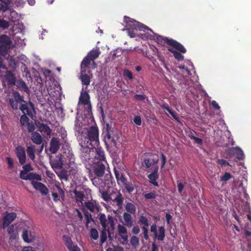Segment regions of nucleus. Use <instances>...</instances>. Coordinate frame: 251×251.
<instances>
[{
	"label": "nucleus",
	"instance_id": "obj_1",
	"mask_svg": "<svg viewBox=\"0 0 251 251\" xmlns=\"http://www.w3.org/2000/svg\"><path fill=\"white\" fill-rule=\"evenodd\" d=\"M123 225L118 224L117 226V231L119 236L122 239L121 244L125 245L128 242V232L126 226L131 227L133 226L134 220L131 214L128 212H124L123 214Z\"/></svg>",
	"mask_w": 251,
	"mask_h": 251
},
{
	"label": "nucleus",
	"instance_id": "obj_2",
	"mask_svg": "<svg viewBox=\"0 0 251 251\" xmlns=\"http://www.w3.org/2000/svg\"><path fill=\"white\" fill-rule=\"evenodd\" d=\"M108 166L107 162L106 164H105L104 162L100 161H94L91 166V171L96 176L91 180L95 186H98L102 183V180L100 179V177L103 176Z\"/></svg>",
	"mask_w": 251,
	"mask_h": 251
},
{
	"label": "nucleus",
	"instance_id": "obj_3",
	"mask_svg": "<svg viewBox=\"0 0 251 251\" xmlns=\"http://www.w3.org/2000/svg\"><path fill=\"white\" fill-rule=\"evenodd\" d=\"M97 218L99 219L100 224L103 229H108V236L111 239V234L115 229V218L112 215H108L106 217L105 214L100 213L98 214Z\"/></svg>",
	"mask_w": 251,
	"mask_h": 251
},
{
	"label": "nucleus",
	"instance_id": "obj_4",
	"mask_svg": "<svg viewBox=\"0 0 251 251\" xmlns=\"http://www.w3.org/2000/svg\"><path fill=\"white\" fill-rule=\"evenodd\" d=\"M124 21L126 23V27L127 30L128 34L131 38H134L135 37L136 34L134 32V30L144 31L146 29H148L152 31L148 26L128 17L125 16Z\"/></svg>",
	"mask_w": 251,
	"mask_h": 251
},
{
	"label": "nucleus",
	"instance_id": "obj_5",
	"mask_svg": "<svg viewBox=\"0 0 251 251\" xmlns=\"http://www.w3.org/2000/svg\"><path fill=\"white\" fill-rule=\"evenodd\" d=\"M84 145H92L96 147L99 144V129L97 126H91L87 131L86 136L85 137Z\"/></svg>",
	"mask_w": 251,
	"mask_h": 251
},
{
	"label": "nucleus",
	"instance_id": "obj_6",
	"mask_svg": "<svg viewBox=\"0 0 251 251\" xmlns=\"http://www.w3.org/2000/svg\"><path fill=\"white\" fill-rule=\"evenodd\" d=\"M152 156L151 161L153 163V165H155L153 167V171L148 176L149 182L154 186L158 187L159 184L157 181V180L159 178L158 170L159 167L156 165L159 161L158 156L155 153H149Z\"/></svg>",
	"mask_w": 251,
	"mask_h": 251
},
{
	"label": "nucleus",
	"instance_id": "obj_7",
	"mask_svg": "<svg viewBox=\"0 0 251 251\" xmlns=\"http://www.w3.org/2000/svg\"><path fill=\"white\" fill-rule=\"evenodd\" d=\"M156 40L159 44L163 45L165 44H167L174 47L181 53H185L186 52V50L182 44L173 39H170L167 37L159 35L157 36Z\"/></svg>",
	"mask_w": 251,
	"mask_h": 251
},
{
	"label": "nucleus",
	"instance_id": "obj_8",
	"mask_svg": "<svg viewBox=\"0 0 251 251\" xmlns=\"http://www.w3.org/2000/svg\"><path fill=\"white\" fill-rule=\"evenodd\" d=\"M104 134V142L107 146L108 144H113L114 146L117 145V140L119 138V135L117 131L111 129L109 127V125H107L106 130L103 132Z\"/></svg>",
	"mask_w": 251,
	"mask_h": 251
},
{
	"label": "nucleus",
	"instance_id": "obj_9",
	"mask_svg": "<svg viewBox=\"0 0 251 251\" xmlns=\"http://www.w3.org/2000/svg\"><path fill=\"white\" fill-rule=\"evenodd\" d=\"M151 231L154 233L153 240L156 239L162 241L165 237V229L163 226L158 227V230H157V226L156 224H153L151 226Z\"/></svg>",
	"mask_w": 251,
	"mask_h": 251
},
{
	"label": "nucleus",
	"instance_id": "obj_10",
	"mask_svg": "<svg viewBox=\"0 0 251 251\" xmlns=\"http://www.w3.org/2000/svg\"><path fill=\"white\" fill-rule=\"evenodd\" d=\"M17 214L16 213H8V212H5L4 213V216L2 219V225L1 226V228L2 229H5L6 227L9 226L13 221L15 220Z\"/></svg>",
	"mask_w": 251,
	"mask_h": 251
},
{
	"label": "nucleus",
	"instance_id": "obj_11",
	"mask_svg": "<svg viewBox=\"0 0 251 251\" xmlns=\"http://www.w3.org/2000/svg\"><path fill=\"white\" fill-rule=\"evenodd\" d=\"M111 201L116 203L117 206L119 209H122L123 207L124 197L120 191H116L112 192Z\"/></svg>",
	"mask_w": 251,
	"mask_h": 251
},
{
	"label": "nucleus",
	"instance_id": "obj_12",
	"mask_svg": "<svg viewBox=\"0 0 251 251\" xmlns=\"http://www.w3.org/2000/svg\"><path fill=\"white\" fill-rule=\"evenodd\" d=\"M15 153L21 165L25 164L26 160V156L24 147L18 146L15 148Z\"/></svg>",
	"mask_w": 251,
	"mask_h": 251
},
{
	"label": "nucleus",
	"instance_id": "obj_13",
	"mask_svg": "<svg viewBox=\"0 0 251 251\" xmlns=\"http://www.w3.org/2000/svg\"><path fill=\"white\" fill-rule=\"evenodd\" d=\"M81 147V153L84 154H82L85 160L89 159L90 158V153L93 150L94 148L96 147H93L92 145H88V146L84 145V142L81 141L79 143Z\"/></svg>",
	"mask_w": 251,
	"mask_h": 251
},
{
	"label": "nucleus",
	"instance_id": "obj_14",
	"mask_svg": "<svg viewBox=\"0 0 251 251\" xmlns=\"http://www.w3.org/2000/svg\"><path fill=\"white\" fill-rule=\"evenodd\" d=\"M95 148L96 154L94 161H100V162H103L105 164H106V160L104 151L102 150L101 147H99L98 146Z\"/></svg>",
	"mask_w": 251,
	"mask_h": 251
},
{
	"label": "nucleus",
	"instance_id": "obj_15",
	"mask_svg": "<svg viewBox=\"0 0 251 251\" xmlns=\"http://www.w3.org/2000/svg\"><path fill=\"white\" fill-rule=\"evenodd\" d=\"M226 152L229 155H236L239 160H243L244 158V154L243 151L239 148H231L228 149Z\"/></svg>",
	"mask_w": 251,
	"mask_h": 251
},
{
	"label": "nucleus",
	"instance_id": "obj_16",
	"mask_svg": "<svg viewBox=\"0 0 251 251\" xmlns=\"http://www.w3.org/2000/svg\"><path fill=\"white\" fill-rule=\"evenodd\" d=\"M31 184L35 189L40 191L42 194L46 195L48 193V189L43 183L40 182L32 181Z\"/></svg>",
	"mask_w": 251,
	"mask_h": 251
},
{
	"label": "nucleus",
	"instance_id": "obj_17",
	"mask_svg": "<svg viewBox=\"0 0 251 251\" xmlns=\"http://www.w3.org/2000/svg\"><path fill=\"white\" fill-rule=\"evenodd\" d=\"M60 143L58 138L53 137L50 142V151L53 153H56L60 148Z\"/></svg>",
	"mask_w": 251,
	"mask_h": 251
},
{
	"label": "nucleus",
	"instance_id": "obj_18",
	"mask_svg": "<svg viewBox=\"0 0 251 251\" xmlns=\"http://www.w3.org/2000/svg\"><path fill=\"white\" fill-rule=\"evenodd\" d=\"M5 77L8 85H13L15 84L16 78L11 71H7L5 72Z\"/></svg>",
	"mask_w": 251,
	"mask_h": 251
},
{
	"label": "nucleus",
	"instance_id": "obj_19",
	"mask_svg": "<svg viewBox=\"0 0 251 251\" xmlns=\"http://www.w3.org/2000/svg\"><path fill=\"white\" fill-rule=\"evenodd\" d=\"M39 130L44 135H50L51 130L50 127L45 124L39 123L38 126Z\"/></svg>",
	"mask_w": 251,
	"mask_h": 251
},
{
	"label": "nucleus",
	"instance_id": "obj_20",
	"mask_svg": "<svg viewBox=\"0 0 251 251\" xmlns=\"http://www.w3.org/2000/svg\"><path fill=\"white\" fill-rule=\"evenodd\" d=\"M92 61L87 55L83 58L81 63V74L85 73L86 68L89 67Z\"/></svg>",
	"mask_w": 251,
	"mask_h": 251
},
{
	"label": "nucleus",
	"instance_id": "obj_21",
	"mask_svg": "<svg viewBox=\"0 0 251 251\" xmlns=\"http://www.w3.org/2000/svg\"><path fill=\"white\" fill-rule=\"evenodd\" d=\"M22 237L24 241L27 243H31L35 240V237L32 235L30 232L26 230H24L23 232Z\"/></svg>",
	"mask_w": 251,
	"mask_h": 251
},
{
	"label": "nucleus",
	"instance_id": "obj_22",
	"mask_svg": "<svg viewBox=\"0 0 251 251\" xmlns=\"http://www.w3.org/2000/svg\"><path fill=\"white\" fill-rule=\"evenodd\" d=\"M31 140L34 143L37 145H40L43 142L42 136L39 133L36 131L31 133Z\"/></svg>",
	"mask_w": 251,
	"mask_h": 251
},
{
	"label": "nucleus",
	"instance_id": "obj_23",
	"mask_svg": "<svg viewBox=\"0 0 251 251\" xmlns=\"http://www.w3.org/2000/svg\"><path fill=\"white\" fill-rule=\"evenodd\" d=\"M74 193L75 196L76 202L77 203H80L83 204V199L85 195L83 191H78L76 189L74 191Z\"/></svg>",
	"mask_w": 251,
	"mask_h": 251
},
{
	"label": "nucleus",
	"instance_id": "obj_24",
	"mask_svg": "<svg viewBox=\"0 0 251 251\" xmlns=\"http://www.w3.org/2000/svg\"><path fill=\"white\" fill-rule=\"evenodd\" d=\"M100 54V50L99 48L93 49L92 50L89 51L88 54L87 56L93 61H94V60L97 59Z\"/></svg>",
	"mask_w": 251,
	"mask_h": 251
},
{
	"label": "nucleus",
	"instance_id": "obj_25",
	"mask_svg": "<svg viewBox=\"0 0 251 251\" xmlns=\"http://www.w3.org/2000/svg\"><path fill=\"white\" fill-rule=\"evenodd\" d=\"M85 204L86 207L92 212H95V210L97 211H99L100 206L99 204L96 205L94 202L91 201L86 202Z\"/></svg>",
	"mask_w": 251,
	"mask_h": 251
},
{
	"label": "nucleus",
	"instance_id": "obj_26",
	"mask_svg": "<svg viewBox=\"0 0 251 251\" xmlns=\"http://www.w3.org/2000/svg\"><path fill=\"white\" fill-rule=\"evenodd\" d=\"M20 178L24 180H30L32 181H34V179L41 180L42 179L41 176L39 175L34 173H29L27 175L26 177L24 178V177L21 176Z\"/></svg>",
	"mask_w": 251,
	"mask_h": 251
},
{
	"label": "nucleus",
	"instance_id": "obj_27",
	"mask_svg": "<svg viewBox=\"0 0 251 251\" xmlns=\"http://www.w3.org/2000/svg\"><path fill=\"white\" fill-rule=\"evenodd\" d=\"M126 210V212H128L131 214H134L136 211V207L135 205L131 202H127L125 206Z\"/></svg>",
	"mask_w": 251,
	"mask_h": 251
},
{
	"label": "nucleus",
	"instance_id": "obj_28",
	"mask_svg": "<svg viewBox=\"0 0 251 251\" xmlns=\"http://www.w3.org/2000/svg\"><path fill=\"white\" fill-rule=\"evenodd\" d=\"M62 238L63 242H64L68 249H69L72 247V246L75 245L71 238L69 235H64Z\"/></svg>",
	"mask_w": 251,
	"mask_h": 251
},
{
	"label": "nucleus",
	"instance_id": "obj_29",
	"mask_svg": "<svg viewBox=\"0 0 251 251\" xmlns=\"http://www.w3.org/2000/svg\"><path fill=\"white\" fill-rule=\"evenodd\" d=\"M79 100L84 105L89 104L90 101L88 93L85 92L84 93L81 94L79 98Z\"/></svg>",
	"mask_w": 251,
	"mask_h": 251
},
{
	"label": "nucleus",
	"instance_id": "obj_30",
	"mask_svg": "<svg viewBox=\"0 0 251 251\" xmlns=\"http://www.w3.org/2000/svg\"><path fill=\"white\" fill-rule=\"evenodd\" d=\"M26 152L27 155L30 158V159L32 160H34L35 156V147L33 145H31L30 146H28L26 149Z\"/></svg>",
	"mask_w": 251,
	"mask_h": 251
},
{
	"label": "nucleus",
	"instance_id": "obj_31",
	"mask_svg": "<svg viewBox=\"0 0 251 251\" xmlns=\"http://www.w3.org/2000/svg\"><path fill=\"white\" fill-rule=\"evenodd\" d=\"M114 171L117 181L118 182L119 181H121L123 184L126 183V181H127V180L123 174H121L119 171L117 170L116 168H114Z\"/></svg>",
	"mask_w": 251,
	"mask_h": 251
},
{
	"label": "nucleus",
	"instance_id": "obj_32",
	"mask_svg": "<svg viewBox=\"0 0 251 251\" xmlns=\"http://www.w3.org/2000/svg\"><path fill=\"white\" fill-rule=\"evenodd\" d=\"M0 43L3 44L5 46L10 45L12 42L10 37L5 34H2L0 36Z\"/></svg>",
	"mask_w": 251,
	"mask_h": 251
},
{
	"label": "nucleus",
	"instance_id": "obj_33",
	"mask_svg": "<svg viewBox=\"0 0 251 251\" xmlns=\"http://www.w3.org/2000/svg\"><path fill=\"white\" fill-rule=\"evenodd\" d=\"M100 192L101 194V197L103 200L106 201H109L112 200L113 196H112V193L109 194L106 191H101L100 190Z\"/></svg>",
	"mask_w": 251,
	"mask_h": 251
},
{
	"label": "nucleus",
	"instance_id": "obj_34",
	"mask_svg": "<svg viewBox=\"0 0 251 251\" xmlns=\"http://www.w3.org/2000/svg\"><path fill=\"white\" fill-rule=\"evenodd\" d=\"M80 79L83 85H85L86 86L89 85L90 82V77L88 75L85 73L81 74L80 75Z\"/></svg>",
	"mask_w": 251,
	"mask_h": 251
},
{
	"label": "nucleus",
	"instance_id": "obj_35",
	"mask_svg": "<svg viewBox=\"0 0 251 251\" xmlns=\"http://www.w3.org/2000/svg\"><path fill=\"white\" fill-rule=\"evenodd\" d=\"M168 50L173 53L174 57L178 61H182L184 59V56L180 52L177 51L172 49H168Z\"/></svg>",
	"mask_w": 251,
	"mask_h": 251
},
{
	"label": "nucleus",
	"instance_id": "obj_36",
	"mask_svg": "<svg viewBox=\"0 0 251 251\" xmlns=\"http://www.w3.org/2000/svg\"><path fill=\"white\" fill-rule=\"evenodd\" d=\"M20 109L23 113L24 115H30L31 112L28 106L26 104H21L19 107Z\"/></svg>",
	"mask_w": 251,
	"mask_h": 251
},
{
	"label": "nucleus",
	"instance_id": "obj_37",
	"mask_svg": "<svg viewBox=\"0 0 251 251\" xmlns=\"http://www.w3.org/2000/svg\"><path fill=\"white\" fill-rule=\"evenodd\" d=\"M108 229L102 228V230L100 232V240L101 244L104 243L107 238Z\"/></svg>",
	"mask_w": 251,
	"mask_h": 251
},
{
	"label": "nucleus",
	"instance_id": "obj_38",
	"mask_svg": "<svg viewBox=\"0 0 251 251\" xmlns=\"http://www.w3.org/2000/svg\"><path fill=\"white\" fill-rule=\"evenodd\" d=\"M23 170L21 171L20 176H22V174H27L28 172H30L33 170L31 164L30 163L23 165Z\"/></svg>",
	"mask_w": 251,
	"mask_h": 251
},
{
	"label": "nucleus",
	"instance_id": "obj_39",
	"mask_svg": "<svg viewBox=\"0 0 251 251\" xmlns=\"http://www.w3.org/2000/svg\"><path fill=\"white\" fill-rule=\"evenodd\" d=\"M84 215L86 218V226L88 227L89 224L91 222H94V220L92 217V215L87 211H84Z\"/></svg>",
	"mask_w": 251,
	"mask_h": 251
},
{
	"label": "nucleus",
	"instance_id": "obj_40",
	"mask_svg": "<svg viewBox=\"0 0 251 251\" xmlns=\"http://www.w3.org/2000/svg\"><path fill=\"white\" fill-rule=\"evenodd\" d=\"M130 243L133 247H137L140 244L138 237L136 236H132L130 238Z\"/></svg>",
	"mask_w": 251,
	"mask_h": 251
},
{
	"label": "nucleus",
	"instance_id": "obj_41",
	"mask_svg": "<svg viewBox=\"0 0 251 251\" xmlns=\"http://www.w3.org/2000/svg\"><path fill=\"white\" fill-rule=\"evenodd\" d=\"M123 185L129 194H130L133 191L134 187V185L131 183L127 182V181H126V183H123Z\"/></svg>",
	"mask_w": 251,
	"mask_h": 251
},
{
	"label": "nucleus",
	"instance_id": "obj_42",
	"mask_svg": "<svg viewBox=\"0 0 251 251\" xmlns=\"http://www.w3.org/2000/svg\"><path fill=\"white\" fill-rule=\"evenodd\" d=\"M139 223L143 225V226H149V223L148 219L144 216H141L139 219Z\"/></svg>",
	"mask_w": 251,
	"mask_h": 251
},
{
	"label": "nucleus",
	"instance_id": "obj_43",
	"mask_svg": "<svg viewBox=\"0 0 251 251\" xmlns=\"http://www.w3.org/2000/svg\"><path fill=\"white\" fill-rule=\"evenodd\" d=\"M9 8L8 2L2 1L0 2V12H5L7 11Z\"/></svg>",
	"mask_w": 251,
	"mask_h": 251
},
{
	"label": "nucleus",
	"instance_id": "obj_44",
	"mask_svg": "<svg viewBox=\"0 0 251 251\" xmlns=\"http://www.w3.org/2000/svg\"><path fill=\"white\" fill-rule=\"evenodd\" d=\"M10 25L9 23L4 20L3 19H0V28L3 29H7Z\"/></svg>",
	"mask_w": 251,
	"mask_h": 251
},
{
	"label": "nucleus",
	"instance_id": "obj_45",
	"mask_svg": "<svg viewBox=\"0 0 251 251\" xmlns=\"http://www.w3.org/2000/svg\"><path fill=\"white\" fill-rule=\"evenodd\" d=\"M90 236L94 240H97L99 237V233L96 228H92L90 230Z\"/></svg>",
	"mask_w": 251,
	"mask_h": 251
},
{
	"label": "nucleus",
	"instance_id": "obj_46",
	"mask_svg": "<svg viewBox=\"0 0 251 251\" xmlns=\"http://www.w3.org/2000/svg\"><path fill=\"white\" fill-rule=\"evenodd\" d=\"M29 118L25 115L21 116L20 118V123L23 126H26L29 123Z\"/></svg>",
	"mask_w": 251,
	"mask_h": 251
},
{
	"label": "nucleus",
	"instance_id": "obj_47",
	"mask_svg": "<svg viewBox=\"0 0 251 251\" xmlns=\"http://www.w3.org/2000/svg\"><path fill=\"white\" fill-rule=\"evenodd\" d=\"M14 98H13L16 101L20 103L22 101H24V99L21 97L18 92H15L13 94Z\"/></svg>",
	"mask_w": 251,
	"mask_h": 251
},
{
	"label": "nucleus",
	"instance_id": "obj_48",
	"mask_svg": "<svg viewBox=\"0 0 251 251\" xmlns=\"http://www.w3.org/2000/svg\"><path fill=\"white\" fill-rule=\"evenodd\" d=\"M9 104L13 109L17 110L19 108V103L13 98H10L9 100Z\"/></svg>",
	"mask_w": 251,
	"mask_h": 251
},
{
	"label": "nucleus",
	"instance_id": "obj_49",
	"mask_svg": "<svg viewBox=\"0 0 251 251\" xmlns=\"http://www.w3.org/2000/svg\"><path fill=\"white\" fill-rule=\"evenodd\" d=\"M51 166L53 168H61L62 166V163L60 160H54L52 161Z\"/></svg>",
	"mask_w": 251,
	"mask_h": 251
},
{
	"label": "nucleus",
	"instance_id": "obj_50",
	"mask_svg": "<svg viewBox=\"0 0 251 251\" xmlns=\"http://www.w3.org/2000/svg\"><path fill=\"white\" fill-rule=\"evenodd\" d=\"M143 163L146 168L148 169L150 168L151 165H153V163L149 158H144Z\"/></svg>",
	"mask_w": 251,
	"mask_h": 251
},
{
	"label": "nucleus",
	"instance_id": "obj_51",
	"mask_svg": "<svg viewBox=\"0 0 251 251\" xmlns=\"http://www.w3.org/2000/svg\"><path fill=\"white\" fill-rule=\"evenodd\" d=\"M232 177L231 175L229 173H225V174L221 177V181L226 182Z\"/></svg>",
	"mask_w": 251,
	"mask_h": 251
},
{
	"label": "nucleus",
	"instance_id": "obj_52",
	"mask_svg": "<svg viewBox=\"0 0 251 251\" xmlns=\"http://www.w3.org/2000/svg\"><path fill=\"white\" fill-rule=\"evenodd\" d=\"M108 173L106 174L105 176H104V179H105V183L106 184H108L110 182H112V176L110 173V172L108 170H107Z\"/></svg>",
	"mask_w": 251,
	"mask_h": 251
},
{
	"label": "nucleus",
	"instance_id": "obj_53",
	"mask_svg": "<svg viewBox=\"0 0 251 251\" xmlns=\"http://www.w3.org/2000/svg\"><path fill=\"white\" fill-rule=\"evenodd\" d=\"M148 226H142L141 228L142 230L143 231V237L145 238L146 240H148L149 239V231L148 227Z\"/></svg>",
	"mask_w": 251,
	"mask_h": 251
},
{
	"label": "nucleus",
	"instance_id": "obj_54",
	"mask_svg": "<svg viewBox=\"0 0 251 251\" xmlns=\"http://www.w3.org/2000/svg\"><path fill=\"white\" fill-rule=\"evenodd\" d=\"M157 195L154 192H150L144 194V197L146 199H154Z\"/></svg>",
	"mask_w": 251,
	"mask_h": 251
},
{
	"label": "nucleus",
	"instance_id": "obj_55",
	"mask_svg": "<svg viewBox=\"0 0 251 251\" xmlns=\"http://www.w3.org/2000/svg\"><path fill=\"white\" fill-rule=\"evenodd\" d=\"M123 248L119 246H113L112 248H108L106 251H123Z\"/></svg>",
	"mask_w": 251,
	"mask_h": 251
},
{
	"label": "nucleus",
	"instance_id": "obj_56",
	"mask_svg": "<svg viewBox=\"0 0 251 251\" xmlns=\"http://www.w3.org/2000/svg\"><path fill=\"white\" fill-rule=\"evenodd\" d=\"M167 111L171 114L172 117L177 122H179V118L176 116L175 112L172 109L168 108Z\"/></svg>",
	"mask_w": 251,
	"mask_h": 251
},
{
	"label": "nucleus",
	"instance_id": "obj_57",
	"mask_svg": "<svg viewBox=\"0 0 251 251\" xmlns=\"http://www.w3.org/2000/svg\"><path fill=\"white\" fill-rule=\"evenodd\" d=\"M160 155H161V169H163L166 163V161H167V157L166 156H165V155L163 153H161L160 154Z\"/></svg>",
	"mask_w": 251,
	"mask_h": 251
},
{
	"label": "nucleus",
	"instance_id": "obj_58",
	"mask_svg": "<svg viewBox=\"0 0 251 251\" xmlns=\"http://www.w3.org/2000/svg\"><path fill=\"white\" fill-rule=\"evenodd\" d=\"M124 75L127 77L129 79L131 80L133 79V75L132 73L128 70H125L124 71Z\"/></svg>",
	"mask_w": 251,
	"mask_h": 251
},
{
	"label": "nucleus",
	"instance_id": "obj_59",
	"mask_svg": "<svg viewBox=\"0 0 251 251\" xmlns=\"http://www.w3.org/2000/svg\"><path fill=\"white\" fill-rule=\"evenodd\" d=\"M133 122L137 126H141L142 124V120L140 116H135L133 119Z\"/></svg>",
	"mask_w": 251,
	"mask_h": 251
},
{
	"label": "nucleus",
	"instance_id": "obj_60",
	"mask_svg": "<svg viewBox=\"0 0 251 251\" xmlns=\"http://www.w3.org/2000/svg\"><path fill=\"white\" fill-rule=\"evenodd\" d=\"M6 160L8 163V169H12L14 167L13 159L10 157H7Z\"/></svg>",
	"mask_w": 251,
	"mask_h": 251
},
{
	"label": "nucleus",
	"instance_id": "obj_61",
	"mask_svg": "<svg viewBox=\"0 0 251 251\" xmlns=\"http://www.w3.org/2000/svg\"><path fill=\"white\" fill-rule=\"evenodd\" d=\"M59 176L61 179H64L66 181L68 180V175L66 171H62Z\"/></svg>",
	"mask_w": 251,
	"mask_h": 251
},
{
	"label": "nucleus",
	"instance_id": "obj_62",
	"mask_svg": "<svg viewBox=\"0 0 251 251\" xmlns=\"http://www.w3.org/2000/svg\"><path fill=\"white\" fill-rule=\"evenodd\" d=\"M26 126L29 132L32 133V132H34L33 131L35 130V127L32 123H29Z\"/></svg>",
	"mask_w": 251,
	"mask_h": 251
},
{
	"label": "nucleus",
	"instance_id": "obj_63",
	"mask_svg": "<svg viewBox=\"0 0 251 251\" xmlns=\"http://www.w3.org/2000/svg\"><path fill=\"white\" fill-rule=\"evenodd\" d=\"M157 56L159 60L161 62V65H162L167 70H168V68L167 67V65L165 63L164 58L159 54H158Z\"/></svg>",
	"mask_w": 251,
	"mask_h": 251
},
{
	"label": "nucleus",
	"instance_id": "obj_64",
	"mask_svg": "<svg viewBox=\"0 0 251 251\" xmlns=\"http://www.w3.org/2000/svg\"><path fill=\"white\" fill-rule=\"evenodd\" d=\"M217 163L219 164L222 167L226 165H229V163L226 160L223 159H218L217 160Z\"/></svg>",
	"mask_w": 251,
	"mask_h": 251
}]
</instances>
